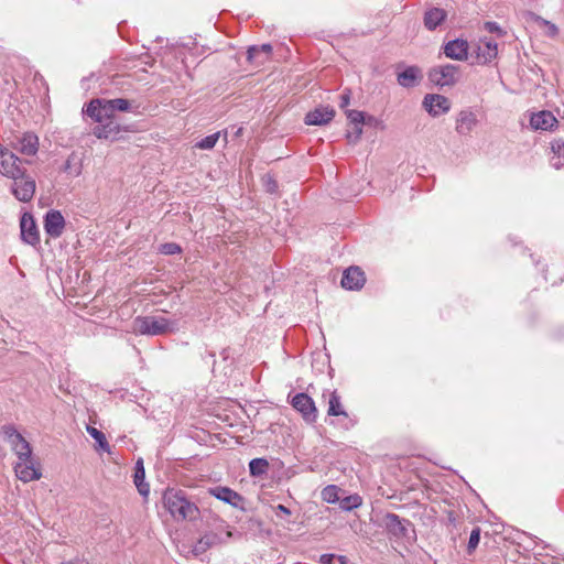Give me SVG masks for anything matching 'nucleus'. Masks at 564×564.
<instances>
[{"label":"nucleus","instance_id":"13","mask_svg":"<svg viewBox=\"0 0 564 564\" xmlns=\"http://www.w3.org/2000/svg\"><path fill=\"white\" fill-rule=\"evenodd\" d=\"M335 117V109L330 106H321L305 116V123L308 126H324Z\"/></svg>","mask_w":564,"mask_h":564},{"label":"nucleus","instance_id":"38","mask_svg":"<svg viewBox=\"0 0 564 564\" xmlns=\"http://www.w3.org/2000/svg\"><path fill=\"white\" fill-rule=\"evenodd\" d=\"M480 528L478 527L473 529L467 544V552L469 554H471L477 549L480 541Z\"/></svg>","mask_w":564,"mask_h":564},{"label":"nucleus","instance_id":"12","mask_svg":"<svg viewBox=\"0 0 564 564\" xmlns=\"http://www.w3.org/2000/svg\"><path fill=\"white\" fill-rule=\"evenodd\" d=\"M209 494L235 508L243 510L245 498L229 487L217 486L209 489Z\"/></svg>","mask_w":564,"mask_h":564},{"label":"nucleus","instance_id":"3","mask_svg":"<svg viewBox=\"0 0 564 564\" xmlns=\"http://www.w3.org/2000/svg\"><path fill=\"white\" fill-rule=\"evenodd\" d=\"M132 330L138 335L158 336L173 330L165 317L138 316L132 322Z\"/></svg>","mask_w":564,"mask_h":564},{"label":"nucleus","instance_id":"24","mask_svg":"<svg viewBox=\"0 0 564 564\" xmlns=\"http://www.w3.org/2000/svg\"><path fill=\"white\" fill-rule=\"evenodd\" d=\"M446 12L440 8H431L424 14V25L427 30H435L445 19Z\"/></svg>","mask_w":564,"mask_h":564},{"label":"nucleus","instance_id":"29","mask_svg":"<svg viewBox=\"0 0 564 564\" xmlns=\"http://www.w3.org/2000/svg\"><path fill=\"white\" fill-rule=\"evenodd\" d=\"M2 434L4 440L10 444L13 449L14 446H18L25 438L11 425H6L2 427Z\"/></svg>","mask_w":564,"mask_h":564},{"label":"nucleus","instance_id":"18","mask_svg":"<svg viewBox=\"0 0 564 564\" xmlns=\"http://www.w3.org/2000/svg\"><path fill=\"white\" fill-rule=\"evenodd\" d=\"M444 54L446 57L456 61H466L468 57V43L465 40H453L445 44Z\"/></svg>","mask_w":564,"mask_h":564},{"label":"nucleus","instance_id":"7","mask_svg":"<svg viewBox=\"0 0 564 564\" xmlns=\"http://www.w3.org/2000/svg\"><path fill=\"white\" fill-rule=\"evenodd\" d=\"M231 536L232 532L229 530V527L223 528L220 532H208L196 542L193 547V553L200 555L214 545L226 543Z\"/></svg>","mask_w":564,"mask_h":564},{"label":"nucleus","instance_id":"41","mask_svg":"<svg viewBox=\"0 0 564 564\" xmlns=\"http://www.w3.org/2000/svg\"><path fill=\"white\" fill-rule=\"evenodd\" d=\"M484 28L490 33H497L500 37L506 35V31H503L497 22L488 21L484 24Z\"/></svg>","mask_w":564,"mask_h":564},{"label":"nucleus","instance_id":"17","mask_svg":"<svg viewBox=\"0 0 564 564\" xmlns=\"http://www.w3.org/2000/svg\"><path fill=\"white\" fill-rule=\"evenodd\" d=\"M21 237L22 239L32 246H35L40 241L39 231L31 215L24 214L20 223Z\"/></svg>","mask_w":564,"mask_h":564},{"label":"nucleus","instance_id":"10","mask_svg":"<svg viewBox=\"0 0 564 564\" xmlns=\"http://www.w3.org/2000/svg\"><path fill=\"white\" fill-rule=\"evenodd\" d=\"M425 110L433 117L446 113L451 109V101L443 95L431 94L423 99Z\"/></svg>","mask_w":564,"mask_h":564},{"label":"nucleus","instance_id":"21","mask_svg":"<svg viewBox=\"0 0 564 564\" xmlns=\"http://www.w3.org/2000/svg\"><path fill=\"white\" fill-rule=\"evenodd\" d=\"M556 123V118L551 111L546 110L533 113L530 119V126L534 130H551Z\"/></svg>","mask_w":564,"mask_h":564},{"label":"nucleus","instance_id":"31","mask_svg":"<svg viewBox=\"0 0 564 564\" xmlns=\"http://www.w3.org/2000/svg\"><path fill=\"white\" fill-rule=\"evenodd\" d=\"M361 503H362V498L357 494L347 496L343 499H339V507L344 511H351V510L360 507Z\"/></svg>","mask_w":564,"mask_h":564},{"label":"nucleus","instance_id":"6","mask_svg":"<svg viewBox=\"0 0 564 564\" xmlns=\"http://www.w3.org/2000/svg\"><path fill=\"white\" fill-rule=\"evenodd\" d=\"M15 476L23 482L39 480L42 477L40 464L32 457L18 459L14 464Z\"/></svg>","mask_w":564,"mask_h":564},{"label":"nucleus","instance_id":"46","mask_svg":"<svg viewBox=\"0 0 564 564\" xmlns=\"http://www.w3.org/2000/svg\"><path fill=\"white\" fill-rule=\"evenodd\" d=\"M276 509H278V510H280L281 512L285 513V514H290V513H291V512H290V509H289V508H286V507H285V506H283V505H279V506L276 507Z\"/></svg>","mask_w":564,"mask_h":564},{"label":"nucleus","instance_id":"44","mask_svg":"<svg viewBox=\"0 0 564 564\" xmlns=\"http://www.w3.org/2000/svg\"><path fill=\"white\" fill-rule=\"evenodd\" d=\"M276 187H278L276 182H275V181H273V180H271V178L269 177V181H268V191H269V192H271V193H273V192H275Z\"/></svg>","mask_w":564,"mask_h":564},{"label":"nucleus","instance_id":"2","mask_svg":"<svg viewBox=\"0 0 564 564\" xmlns=\"http://www.w3.org/2000/svg\"><path fill=\"white\" fill-rule=\"evenodd\" d=\"M131 102L124 98L116 99H94L87 108L86 113L95 121L102 123L110 120L115 111H129Z\"/></svg>","mask_w":564,"mask_h":564},{"label":"nucleus","instance_id":"39","mask_svg":"<svg viewBox=\"0 0 564 564\" xmlns=\"http://www.w3.org/2000/svg\"><path fill=\"white\" fill-rule=\"evenodd\" d=\"M182 251V248L180 245L175 242H166L160 246V252L166 256L170 254H177Z\"/></svg>","mask_w":564,"mask_h":564},{"label":"nucleus","instance_id":"8","mask_svg":"<svg viewBox=\"0 0 564 564\" xmlns=\"http://www.w3.org/2000/svg\"><path fill=\"white\" fill-rule=\"evenodd\" d=\"M22 160L0 144V173L9 178L21 175Z\"/></svg>","mask_w":564,"mask_h":564},{"label":"nucleus","instance_id":"35","mask_svg":"<svg viewBox=\"0 0 564 564\" xmlns=\"http://www.w3.org/2000/svg\"><path fill=\"white\" fill-rule=\"evenodd\" d=\"M339 488L335 485H329L322 490V499L328 503L339 502Z\"/></svg>","mask_w":564,"mask_h":564},{"label":"nucleus","instance_id":"11","mask_svg":"<svg viewBox=\"0 0 564 564\" xmlns=\"http://www.w3.org/2000/svg\"><path fill=\"white\" fill-rule=\"evenodd\" d=\"M477 124V115L470 109H463L457 113L455 130L459 135H469Z\"/></svg>","mask_w":564,"mask_h":564},{"label":"nucleus","instance_id":"22","mask_svg":"<svg viewBox=\"0 0 564 564\" xmlns=\"http://www.w3.org/2000/svg\"><path fill=\"white\" fill-rule=\"evenodd\" d=\"M383 525L394 536L400 538L406 534L403 520L395 513H387L383 518Z\"/></svg>","mask_w":564,"mask_h":564},{"label":"nucleus","instance_id":"45","mask_svg":"<svg viewBox=\"0 0 564 564\" xmlns=\"http://www.w3.org/2000/svg\"><path fill=\"white\" fill-rule=\"evenodd\" d=\"M61 564H89V563L86 560H74V561H68V562H64Z\"/></svg>","mask_w":564,"mask_h":564},{"label":"nucleus","instance_id":"30","mask_svg":"<svg viewBox=\"0 0 564 564\" xmlns=\"http://www.w3.org/2000/svg\"><path fill=\"white\" fill-rule=\"evenodd\" d=\"M269 469V462L265 458H253L249 463V470L251 476H262Z\"/></svg>","mask_w":564,"mask_h":564},{"label":"nucleus","instance_id":"23","mask_svg":"<svg viewBox=\"0 0 564 564\" xmlns=\"http://www.w3.org/2000/svg\"><path fill=\"white\" fill-rule=\"evenodd\" d=\"M272 52V46L270 44L262 45H253L250 46L247 51V58L249 62H254L258 64H263L269 59Z\"/></svg>","mask_w":564,"mask_h":564},{"label":"nucleus","instance_id":"5","mask_svg":"<svg viewBox=\"0 0 564 564\" xmlns=\"http://www.w3.org/2000/svg\"><path fill=\"white\" fill-rule=\"evenodd\" d=\"M13 181L12 184V194L20 202H30L35 193V180L25 173V170H21V175H18L17 178H11Z\"/></svg>","mask_w":564,"mask_h":564},{"label":"nucleus","instance_id":"15","mask_svg":"<svg viewBox=\"0 0 564 564\" xmlns=\"http://www.w3.org/2000/svg\"><path fill=\"white\" fill-rule=\"evenodd\" d=\"M65 219L61 212L50 210L44 219V228L46 234L52 238H58L64 230Z\"/></svg>","mask_w":564,"mask_h":564},{"label":"nucleus","instance_id":"43","mask_svg":"<svg viewBox=\"0 0 564 564\" xmlns=\"http://www.w3.org/2000/svg\"><path fill=\"white\" fill-rule=\"evenodd\" d=\"M333 554H323L319 558L321 564H332L334 561Z\"/></svg>","mask_w":564,"mask_h":564},{"label":"nucleus","instance_id":"1","mask_svg":"<svg viewBox=\"0 0 564 564\" xmlns=\"http://www.w3.org/2000/svg\"><path fill=\"white\" fill-rule=\"evenodd\" d=\"M165 510L175 521H195L199 518L198 507L187 498L184 490L166 488L162 495Z\"/></svg>","mask_w":564,"mask_h":564},{"label":"nucleus","instance_id":"14","mask_svg":"<svg viewBox=\"0 0 564 564\" xmlns=\"http://www.w3.org/2000/svg\"><path fill=\"white\" fill-rule=\"evenodd\" d=\"M498 55V44L489 39H480L476 50V57L479 64H488Z\"/></svg>","mask_w":564,"mask_h":564},{"label":"nucleus","instance_id":"20","mask_svg":"<svg viewBox=\"0 0 564 564\" xmlns=\"http://www.w3.org/2000/svg\"><path fill=\"white\" fill-rule=\"evenodd\" d=\"M15 150L24 155H35L39 150V138L36 134L26 132L18 139Z\"/></svg>","mask_w":564,"mask_h":564},{"label":"nucleus","instance_id":"33","mask_svg":"<svg viewBox=\"0 0 564 564\" xmlns=\"http://www.w3.org/2000/svg\"><path fill=\"white\" fill-rule=\"evenodd\" d=\"M86 431L98 443L100 449L105 452L110 451L106 436L101 431L90 425H87Z\"/></svg>","mask_w":564,"mask_h":564},{"label":"nucleus","instance_id":"32","mask_svg":"<svg viewBox=\"0 0 564 564\" xmlns=\"http://www.w3.org/2000/svg\"><path fill=\"white\" fill-rule=\"evenodd\" d=\"M117 132H118V126L113 124V122L111 120L107 124H101L94 129V134L98 139H108Z\"/></svg>","mask_w":564,"mask_h":564},{"label":"nucleus","instance_id":"28","mask_svg":"<svg viewBox=\"0 0 564 564\" xmlns=\"http://www.w3.org/2000/svg\"><path fill=\"white\" fill-rule=\"evenodd\" d=\"M327 414L333 415V416H339V415L347 416L346 411L343 409V405L340 402V397L337 394L336 391H333L330 393L329 401H328Z\"/></svg>","mask_w":564,"mask_h":564},{"label":"nucleus","instance_id":"42","mask_svg":"<svg viewBox=\"0 0 564 564\" xmlns=\"http://www.w3.org/2000/svg\"><path fill=\"white\" fill-rule=\"evenodd\" d=\"M350 97H351V90L348 88L345 89L343 95L340 96L339 107L343 109L346 108L350 104Z\"/></svg>","mask_w":564,"mask_h":564},{"label":"nucleus","instance_id":"34","mask_svg":"<svg viewBox=\"0 0 564 564\" xmlns=\"http://www.w3.org/2000/svg\"><path fill=\"white\" fill-rule=\"evenodd\" d=\"M346 115L349 122L354 126H362L365 122L370 123L375 120L373 117H369L368 121H366L365 112L359 110H347Z\"/></svg>","mask_w":564,"mask_h":564},{"label":"nucleus","instance_id":"19","mask_svg":"<svg viewBox=\"0 0 564 564\" xmlns=\"http://www.w3.org/2000/svg\"><path fill=\"white\" fill-rule=\"evenodd\" d=\"M422 79V72L417 66H408L397 74V82L404 88L416 86Z\"/></svg>","mask_w":564,"mask_h":564},{"label":"nucleus","instance_id":"9","mask_svg":"<svg viewBox=\"0 0 564 564\" xmlns=\"http://www.w3.org/2000/svg\"><path fill=\"white\" fill-rule=\"evenodd\" d=\"M292 405L302 414L305 421L315 422L317 417V410L314 401L306 393L295 394L292 399Z\"/></svg>","mask_w":564,"mask_h":564},{"label":"nucleus","instance_id":"40","mask_svg":"<svg viewBox=\"0 0 564 564\" xmlns=\"http://www.w3.org/2000/svg\"><path fill=\"white\" fill-rule=\"evenodd\" d=\"M362 134V126H354L352 131H348L346 138L349 143H357Z\"/></svg>","mask_w":564,"mask_h":564},{"label":"nucleus","instance_id":"36","mask_svg":"<svg viewBox=\"0 0 564 564\" xmlns=\"http://www.w3.org/2000/svg\"><path fill=\"white\" fill-rule=\"evenodd\" d=\"M219 137H220V132L209 134V135L203 138L200 141H198L196 143V148L202 149V150H210L216 145Z\"/></svg>","mask_w":564,"mask_h":564},{"label":"nucleus","instance_id":"27","mask_svg":"<svg viewBox=\"0 0 564 564\" xmlns=\"http://www.w3.org/2000/svg\"><path fill=\"white\" fill-rule=\"evenodd\" d=\"M144 477H145V473H144L142 460L140 459L137 462V467H135V473H134V484H135L139 492L142 496H147L150 490L149 485L144 482Z\"/></svg>","mask_w":564,"mask_h":564},{"label":"nucleus","instance_id":"16","mask_svg":"<svg viewBox=\"0 0 564 564\" xmlns=\"http://www.w3.org/2000/svg\"><path fill=\"white\" fill-rule=\"evenodd\" d=\"M366 282L364 271L358 267H350L344 271L341 286L347 290H359Z\"/></svg>","mask_w":564,"mask_h":564},{"label":"nucleus","instance_id":"4","mask_svg":"<svg viewBox=\"0 0 564 564\" xmlns=\"http://www.w3.org/2000/svg\"><path fill=\"white\" fill-rule=\"evenodd\" d=\"M459 66L453 64L440 65L429 72L430 80L441 87L454 86L459 80Z\"/></svg>","mask_w":564,"mask_h":564},{"label":"nucleus","instance_id":"37","mask_svg":"<svg viewBox=\"0 0 564 564\" xmlns=\"http://www.w3.org/2000/svg\"><path fill=\"white\" fill-rule=\"evenodd\" d=\"M12 451L18 456V459H26L28 457L32 456V449L26 440L21 442L18 446H14Z\"/></svg>","mask_w":564,"mask_h":564},{"label":"nucleus","instance_id":"47","mask_svg":"<svg viewBox=\"0 0 564 564\" xmlns=\"http://www.w3.org/2000/svg\"><path fill=\"white\" fill-rule=\"evenodd\" d=\"M72 160H73V158L70 156V158H68V159H67V161L65 162L64 170H65V171H67V172H68V171H70V169H72Z\"/></svg>","mask_w":564,"mask_h":564},{"label":"nucleus","instance_id":"25","mask_svg":"<svg viewBox=\"0 0 564 564\" xmlns=\"http://www.w3.org/2000/svg\"><path fill=\"white\" fill-rule=\"evenodd\" d=\"M527 17L529 20L538 23L540 26L545 28V34L549 37L554 39L557 36L558 28L553 22L543 19L542 17L538 15L534 12H527Z\"/></svg>","mask_w":564,"mask_h":564},{"label":"nucleus","instance_id":"26","mask_svg":"<svg viewBox=\"0 0 564 564\" xmlns=\"http://www.w3.org/2000/svg\"><path fill=\"white\" fill-rule=\"evenodd\" d=\"M551 151L553 158L551 159L552 165L555 169L564 166V141L562 139H555L551 142Z\"/></svg>","mask_w":564,"mask_h":564}]
</instances>
